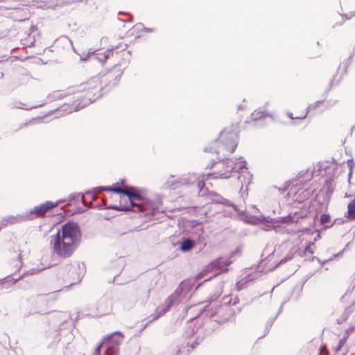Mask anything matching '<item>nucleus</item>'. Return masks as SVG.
<instances>
[{
    "label": "nucleus",
    "instance_id": "f257e3e1",
    "mask_svg": "<svg viewBox=\"0 0 355 355\" xmlns=\"http://www.w3.org/2000/svg\"><path fill=\"white\" fill-rule=\"evenodd\" d=\"M82 234L79 225L68 222L58 230L51 241L53 252L60 258L71 257L80 245Z\"/></svg>",
    "mask_w": 355,
    "mask_h": 355
},
{
    "label": "nucleus",
    "instance_id": "f03ea898",
    "mask_svg": "<svg viewBox=\"0 0 355 355\" xmlns=\"http://www.w3.org/2000/svg\"><path fill=\"white\" fill-rule=\"evenodd\" d=\"M103 191H112L116 193H122L129 197L130 203L121 204L119 205H110L112 209L117 211H132L134 212H143L145 215H153L159 209L157 203L149 199L143 198L135 191V188H124L116 187H106Z\"/></svg>",
    "mask_w": 355,
    "mask_h": 355
},
{
    "label": "nucleus",
    "instance_id": "7ed1b4c3",
    "mask_svg": "<svg viewBox=\"0 0 355 355\" xmlns=\"http://www.w3.org/2000/svg\"><path fill=\"white\" fill-rule=\"evenodd\" d=\"M240 132L238 123H232L224 128L217 139L211 143L205 151L216 153L218 159H223L234 152L239 144Z\"/></svg>",
    "mask_w": 355,
    "mask_h": 355
},
{
    "label": "nucleus",
    "instance_id": "20e7f679",
    "mask_svg": "<svg viewBox=\"0 0 355 355\" xmlns=\"http://www.w3.org/2000/svg\"><path fill=\"white\" fill-rule=\"evenodd\" d=\"M102 89V84L99 79L94 78L82 83L77 92L83 94L80 97L92 102L101 96Z\"/></svg>",
    "mask_w": 355,
    "mask_h": 355
},
{
    "label": "nucleus",
    "instance_id": "39448f33",
    "mask_svg": "<svg viewBox=\"0 0 355 355\" xmlns=\"http://www.w3.org/2000/svg\"><path fill=\"white\" fill-rule=\"evenodd\" d=\"M58 202L46 201L39 205L35 206L31 209L26 214V218L28 220H33L37 218L44 217L49 211L58 205Z\"/></svg>",
    "mask_w": 355,
    "mask_h": 355
},
{
    "label": "nucleus",
    "instance_id": "423d86ee",
    "mask_svg": "<svg viewBox=\"0 0 355 355\" xmlns=\"http://www.w3.org/2000/svg\"><path fill=\"white\" fill-rule=\"evenodd\" d=\"M216 168L217 171L214 174L220 178H229L231 176V173L236 171V167L234 166V162L229 159L219 162L216 164Z\"/></svg>",
    "mask_w": 355,
    "mask_h": 355
},
{
    "label": "nucleus",
    "instance_id": "0eeeda50",
    "mask_svg": "<svg viewBox=\"0 0 355 355\" xmlns=\"http://www.w3.org/2000/svg\"><path fill=\"white\" fill-rule=\"evenodd\" d=\"M119 47H121L122 50L124 51L126 49V45L123 44V45L116 46L114 49L112 48L110 49H107L104 53H96L97 60L101 62H105L108 59V58L110 56H111V55L112 56L114 55V52L116 53H117L116 49Z\"/></svg>",
    "mask_w": 355,
    "mask_h": 355
},
{
    "label": "nucleus",
    "instance_id": "6e6552de",
    "mask_svg": "<svg viewBox=\"0 0 355 355\" xmlns=\"http://www.w3.org/2000/svg\"><path fill=\"white\" fill-rule=\"evenodd\" d=\"M232 261L230 259H223V258H218L212 262L214 267H216L220 270H227V267L231 264Z\"/></svg>",
    "mask_w": 355,
    "mask_h": 355
},
{
    "label": "nucleus",
    "instance_id": "1a4fd4ad",
    "mask_svg": "<svg viewBox=\"0 0 355 355\" xmlns=\"http://www.w3.org/2000/svg\"><path fill=\"white\" fill-rule=\"evenodd\" d=\"M311 195V193L309 189H300L295 193V200L298 202H303L307 200Z\"/></svg>",
    "mask_w": 355,
    "mask_h": 355
},
{
    "label": "nucleus",
    "instance_id": "9d476101",
    "mask_svg": "<svg viewBox=\"0 0 355 355\" xmlns=\"http://www.w3.org/2000/svg\"><path fill=\"white\" fill-rule=\"evenodd\" d=\"M15 20L21 21L28 19L29 13L27 9H15L12 13Z\"/></svg>",
    "mask_w": 355,
    "mask_h": 355
},
{
    "label": "nucleus",
    "instance_id": "9b49d317",
    "mask_svg": "<svg viewBox=\"0 0 355 355\" xmlns=\"http://www.w3.org/2000/svg\"><path fill=\"white\" fill-rule=\"evenodd\" d=\"M270 114L266 111H262L260 110H256L251 114V119L253 121L264 119L269 116Z\"/></svg>",
    "mask_w": 355,
    "mask_h": 355
},
{
    "label": "nucleus",
    "instance_id": "f8f14e48",
    "mask_svg": "<svg viewBox=\"0 0 355 355\" xmlns=\"http://www.w3.org/2000/svg\"><path fill=\"white\" fill-rule=\"evenodd\" d=\"M346 217L349 220H355V198L347 205Z\"/></svg>",
    "mask_w": 355,
    "mask_h": 355
},
{
    "label": "nucleus",
    "instance_id": "ddd939ff",
    "mask_svg": "<svg viewBox=\"0 0 355 355\" xmlns=\"http://www.w3.org/2000/svg\"><path fill=\"white\" fill-rule=\"evenodd\" d=\"M195 246V243L193 241L187 239H184L180 246V250L183 252H187L191 250Z\"/></svg>",
    "mask_w": 355,
    "mask_h": 355
},
{
    "label": "nucleus",
    "instance_id": "4468645a",
    "mask_svg": "<svg viewBox=\"0 0 355 355\" xmlns=\"http://www.w3.org/2000/svg\"><path fill=\"white\" fill-rule=\"evenodd\" d=\"M307 112L306 110L302 111L300 114L295 112H290L288 114V116L292 119H303L306 117Z\"/></svg>",
    "mask_w": 355,
    "mask_h": 355
},
{
    "label": "nucleus",
    "instance_id": "2eb2a0df",
    "mask_svg": "<svg viewBox=\"0 0 355 355\" xmlns=\"http://www.w3.org/2000/svg\"><path fill=\"white\" fill-rule=\"evenodd\" d=\"M127 197H128V199H127V198H125L124 196H123V197H122V196H120V200H119V204H118V205L114 204V205H119L121 204V202L122 204H125L126 202L130 203L129 197H128V196H127ZM104 203H105V205H106V206H107V208H109V209H111V208L110 207V205H114V204H110V205H107V198H105V200H104Z\"/></svg>",
    "mask_w": 355,
    "mask_h": 355
},
{
    "label": "nucleus",
    "instance_id": "dca6fc26",
    "mask_svg": "<svg viewBox=\"0 0 355 355\" xmlns=\"http://www.w3.org/2000/svg\"><path fill=\"white\" fill-rule=\"evenodd\" d=\"M331 217L329 214H323L320 216V223L322 225L329 223Z\"/></svg>",
    "mask_w": 355,
    "mask_h": 355
},
{
    "label": "nucleus",
    "instance_id": "f3484780",
    "mask_svg": "<svg viewBox=\"0 0 355 355\" xmlns=\"http://www.w3.org/2000/svg\"><path fill=\"white\" fill-rule=\"evenodd\" d=\"M345 341H346V338H344L343 339H341V340L339 341V343H338V346L336 347V351H339V350H340V349L342 348V347L344 345V344H345Z\"/></svg>",
    "mask_w": 355,
    "mask_h": 355
},
{
    "label": "nucleus",
    "instance_id": "a211bd4d",
    "mask_svg": "<svg viewBox=\"0 0 355 355\" xmlns=\"http://www.w3.org/2000/svg\"><path fill=\"white\" fill-rule=\"evenodd\" d=\"M15 261H16L15 266L17 268H21V265H22V261H21V256L20 255L17 256V258L15 260Z\"/></svg>",
    "mask_w": 355,
    "mask_h": 355
},
{
    "label": "nucleus",
    "instance_id": "6ab92c4d",
    "mask_svg": "<svg viewBox=\"0 0 355 355\" xmlns=\"http://www.w3.org/2000/svg\"><path fill=\"white\" fill-rule=\"evenodd\" d=\"M311 245H313V243H311V241H309V245H308L306 247V248H305V252H310L311 254H313V250L311 249Z\"/></svg>",
    "mask_w": 355,
    "mask_h": 355
},
{
    "label": "nucleus",
    "instance_id": "aec40b11",
    "mask_svg": "<svg viewBox=\"0 0 355 355\" xmlns=\"http://www.w3.org/2000/svg\"><path fill=\"white\" fill-rule=\"evenodd\" d=\"M309 234H308V233H304V234H300V235L299 236V239H300L302 241L305 240V239H306V238H305V237H306V236H309Z\"/></svg>",
    "mask_w": 355,
    "mask_h": 355
},
{
    "label": "nucleus",
    "instance_id": "412c9836",
    "mask_svg": "<svg viewBox=\"0 0 355 355\" xmlns=\"http://www.w3.org/2000/svg\"><path fill=\"white\" fill-rule=\"evenodd\" d=\"M348 164L350 166V171H349V176L350 177L352 175V162L350 161V162H348Z\"/></svg>",
    "mask_w": 355,
    "mask_h": 355
},
{
    "label": "nucleus",
    "instance_id": "4be33fe9",
    "mask_svg": "<svg viewBox=\"0 0 355 355\" xmlns=\"http://www.w3.org/2000/svg\"><path fill=\"white\" fill-rule=\"evenodd\" d=\"M290 259L291 258H288V259H283L281 260L280 263H284V262H286L287 260H288Z\"/></svg>",
    "mask_w": 355,
    "mask_h": 355
}]
</instances>
